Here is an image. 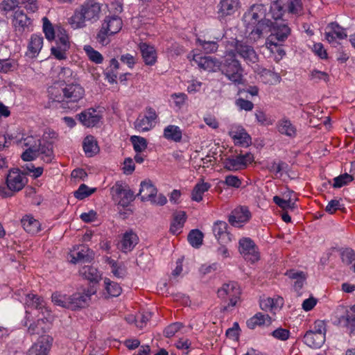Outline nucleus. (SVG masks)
Returning a JSON list of instances; mask_svg holds the SVG:
<instances>
[{"instance_id":"nucleus-38","label":"nucleus","mask_w":355,"mask_h":355,"mask_svg":"<svg viewBox=\"0 0 355 355\" xmlns=\"http://www.w3.org/2000/svg\"><path fill=\"white\" fill-rule=\"evenodd\" d=\"M48 93L50 99H51L53 101L58 102L62 104V103H64V96H62V94H64V87L57 86L56 85H53L48 89ZM61 107H62V105H61Z\"/></svg>"},{"instance_id":"nucleus-34","label":"nucleus","mask_w":355,"mask_h":355,"mask_svg":"<svg viewBox=\"0 0 355 355\" xmlns=\"http://www.w3.org/2000/svg\"><path fill=\"white\" fill-rule=\"evenodd\" d=\"M37 152H40L43 155L42 159L46 163L51 162L53 158V145L51 142H47L46 144H41L40 139H37Z\"/></svg>"},{"instance_id":"nucleus-14","label":"nucleus","mask_w":355,"mask_h":355,"mask_svg":"<svg viewBox=\"0 0 355 355\" xmlns=\"http://www.w3.org/2000/svg\"><path fill=\"white\" fill-rule=\"evenodd\" d=\"M157 189L150 180H145L140 184V189L138 196L140 197L141 200L144 202L150 200L155 202V198L157 195Z\"/></svg>"},{"instance_id":"nucleus-49","label":"nucleus","mask_w":355,"mask_h":355,"mask_svg":"<svg viewBox=\"0 0 355 355\" xmlns=\"http://www.w3.org/2000/svg\"><path fill=\"white\" fill-rule=\"evenodd\" d=\"M232 138L243 146H248L251 143V137L244 129H242L239 132H236L232 136Z\"/></svg>"},{"instance_id":"nucleus-46","label":"nucleus","mask_w":355,"mask_h":355,"mask_svg":"<svg viewBox=\"0 0 355 355\" xmlns=\"http://www.w3.org/2000/svg\"><path fill=\"white\" fill-rule=\"evenodd\" d=\"M197 43L200 46L206 53H212L217 51L218 44L214 41H206L202 39L198 38L196 40Z\"/></svg>"},{"instance_id":"nucleus-6","label":"nucleus","mask_w":355,"mask_h":355,"mask_svg":"<svg viewBox=\"0 0 355 355\" xmlns=\"http://www.w3.org/2000/svg\"><path fill=\"white\" fill-rule=\"evenodd\" d=\"M85 95V89L79 84H66L64 87V103H62V108L75 109L77 103Z\"/></svg>"},{"instance_id":"nucleus-53","label":"nucleus","mask_w":355,"mask_h":355,"mask_svg":"<svg viewBox=\"0 0 355 355\" xmlns=\"http://www.w3.org/2000/svg\"><path fill=\"white\" fill-rule=\"evenodd\" d=\"M135 127L142 131H148L152 128V121L145 116H142L141 119L139 117L135 122Z\"/></svg>"},{"instance_id":"nucleus-8","label":"nucleus","mask_w":355,"mask_h":355,"mask_svg":"<svg viewBox=\"0 0 355 355\" xmlns=\"http://www.w3.org/2000/svg\"><path fill=\"white\" fill-rule=\"evenodd\" d=\"M270 25H272V21L262 19V21L256 22L254 24L245 26V34L248 35L250 40L254 42H257L270 32Z\"/></svg>"},{"instance_id":"nucleus-29","label":"nucleus","mask_w":355,"mask_h":355,"mask_svg":"<svg viewBox=\"0 0 355 355\" xmlns=\"http://www.w3.org/2000/svg\"><path fill=\"white\" fill-rule=\"evenodd\" d=\"M83 147L87 157H92L99 151L97 141L92 135H88L84 139Z\"/></svg>"},{"instance_id":"nucleus-37","label":"nucleus","mask_w":355,"mask_h":355,"mask_svg":"<svg viewBox=\"0 0 355 355\" xmlns=\"http://www.w3.org/2000/svg\"><path fill=\"white\" fill-rule=\"evenodd\" d=\"M87 21L82 10H75L74 14L69 19V23L74 29L80 28L85 26Z\"/></svg>"},{"instance_id":"nucleus-35","label":"nucleus","mask_w":355,"mask_h":355,"mask_svg":"<svg viewBox=\"0 0 355 355\" xmlns=\"http://www.w3.org/2000/svg\"><path fill=\"white\" fill-rule=\"evenodd\" d=\"M224 168L228 171H236L245 167L243 158L239 155L234 157H227L225 159Z\"/></svg>"},{"instance_id":"nucleus-1","label":"nucleus","mask_w":355,"mask_h":355,"mask_svg":"<svg viewBox=\"0 0 355 355\" xmlns=\"http://www.w3.org/2000/svg\"><path fill=\"white\" fill-rule=\"evenodd\" d=\"M218 71L235 85L243 83L244 70L232 50L227 51L225 55L219 60Z\"/></svg>"},{"instance_id":"nucleus-18","label":"nucleus","mask_w":355,"mask_h":355,"mask_svg":"<svg viewBox=\"0 0 355 355\" xmlns=\"http://www.w3.org/2000/svg\"><path fill=\"white\" fill-rule=\"evenodd\" d=\"M139 47L145 64L149 66L154 65L157 58L155 47L146 42L140 43Z\"/></svg>"},{"instance_id":"nucleus-4","label":"nucleus","mask_w":355,"mask_h":355,"mask_svg":"<svg viewBox=\"0 0 355 355\" xmlns=\"http://www.w3.org/2000/svg\"><path fill=\"white\" fill-rule=\"evenodd\" d=\"M270 35L266 41V46L273 52L272 46L276 48L279 42H284L291 33L290 28L283 21H275L270 25Z\"/></svg>"},{"instance_id":"nucleus-26","label":"nucleus","mask_w":355,"mask_h":355,"mask_svg":"<svg viewBox=\"0 0 355 355\" xmlns=\"http://www.w3.org/2000/svg\"><path fill=\"white\" fill-rule=\"evenodd\" d=\"M24 230L31 234H35L40 230V223L31 216H26L21 220Z\"/></svg>"},{"instance_id":"nucleus-60","label":"nucleus","mask_w":355,"mask_h":355,"mask_svg":"<svg viewBox=\"0 0 355 355\" xmlns=\"http://www.w3.org/2000/svg\"><path fill=\"white\" fill-rule=\"evenodd\" d=\"M182 327V324L179 322L173 323L168 325L164 330V334L166 338L173 337Z\"/></svg>"},{"instance_id":"nucleus-27","label":"nucleus","mask_w":355,"mask_h":355,"mask_svg":"<svg viewBox=\"0 0 355 355\" xmlns=\"http://www.w3.org/2000/svg\"><path fill=\"white\" fill-rule=\"evenodd\" d=\"M80 273L88 279L95 287L101 279V275L98 270L92 266H85L80 270Z\"/></svg>"},{"instance_id":"nucleus-7","label":"nucleus","mask_w":355,"mask_h":355,"mask_svg":"<svg viewBox=\"0 0 355 355\" xmlns=\"http://www.w3.org/2000/svg\"><path fill=\"white\" fill-rule=\"evenodd\" d=\"M96 287L90 285L87 289L82 292H77L69 296L70 306L71 310L83 309L89 305L91 296L96 294Z\"/></svg>"},{"instance_id":"nucleus-25","label":"nucleus","mask_w":355,"mask_h":355,"mask_svg":"<svg viewBox=\"0 0 355 355\" xmlns=\"http://www.w3.org/2000/svg\"><path fill=\"white\" fill-rule=\"evenodd\" d=\"M173 221L171 224L170 232L173 234H178L183 227L187 220V214L184 211H176L173 214Z\"/></svg>"},{"instance_id":"nucleus-54","label":"nucleus","mask_w":355,"mask_h":355,"mask_svg":"<svg viewBox=\"0 0 355 355\" xmlns=\"http://www.w3.org/2000/svg\"><path fill=\"white\" fill-rule=\"evenodd\" d=\"M268 170L276 174L281 173L282 172H286L288 170V164L282 161H280L278 163L272 162L268 167Z\"/></svg>"},{"instance_id":"nucleus-30","label":"nucleus","mask_w":355,"mask_h":355,"mask_svg":"<svg viewBox=\"0 0 355 355\" xmlns=\"http://www.w3.org/2000/svg\"><path fill=\"white\" fill-rule=\"evenodd\" d=\"M211 187V184L205 182L203 180L197 183L191 191V200L196 202H200L202 200V196Z\"/></svg>"},{"instance_id":"nucleus-24","label":"nucleus","mask_w":355,"mask_h":355,"mask_svg":"<svg viewBox=\"0 0 355 355\" xmlns=\"http://www.w3.org/2000/svg\"><path fill=\"white\" fill-rule=\"evenodd\" d=\"M339 322L350 329V332H355V305L347 308L339 318Z\"/></svg>"},{"instance_id":"nucleus-48","label":"nucleus","mask_w":355,"mask_h":355,"mask_svg":"<svg viewBox=\"0 0 355 355\" xmlns=\"http://www.w3.org/2000/svg\"><path fill=\"white\" fill-rule=\"evenodd\" d=\"M27 297L28 298V300H27L26 304L28 306H31L36 309H44L46 311H47V309L43 304L42 299H41L40 297L29 294L27 295Z\"/></svg>"},{"instance_id":"nucleus-59","label":"nucleus","mask_w":355,"mask_h":355,"mask_svg":"<svg viewBox=\"0 0 355 355\" xmlns=\"http://www.w3.org/2000/svg\"><path fill=\"white\" fill-rule=\"evenodd\" d=\"M288 12L292 14H300L302 10L301 0H293L288 4Z\"/></svg>"},{"instance_id":"nucleus-61","label":"nucleus","mask_w":355,"mask_h":355,"mask_svg":"<svg viewBox=\"0 0 355 355\" xmlns=\"http://www.w3.org/2000/svg\"><path fill=\"white\" fill-rule=\"evenodd\" d=\"M236 105L240 108V110H243L245 111H250L254 107V104L252 102L242 98L236 99Z\"/></svg>"},{"instance_id":"nucleus-50","label":"nucleus","mask_w":355,"mask_h":355,"mask_svg":"<svg viewBox=\"0 0 355 355\" xmlns=\"http://www.w3.org/2000/svg\"><path fill=\"white\" fill-rule=\"evenodd\" d=\"M354 180L352 175L348 173H344L334 179V183L333 187L334 188H340L349 182H351Z\"/></svg>"},{"instance_id":"nucleus-19","label":"nucleus","mask_w":355,"mask_h":355,"mask_svg":"<svg viewBox=\"0 0 355 355\" xmlns=\"http://www.w3.org/2000/svg\"><path fill=\"white\" fill-rule=\"evenodd\" d=\"M193 60L198 66L208 71H217L219 60L211 56L194 55Z\"/></svg>"},{"instance_id":"nucleus-2","label":"nucleus","mask_w":355,"mask_h":355,"mask_svg":"<svg viewBox=\"0 0 355 355\" xmlns=\"http://www.w3.org/2000/svg\"><path fill=\"white\" fill-rule=\"evenodd\" d=\"M27 179L19 168H12L8 173L5 184L0 185V196L10 198L21 191L26 184Z\"/></svg>"},{"instance_id":"nucleus-13","label":"nucleus","mask_w":355,"mask_h":355,"mask_svg":"<svg viewBox=\"0 0 355 355\" xmlns=\"http://www.w3.org/2000/svg\"><path fill=\"white\" fill-rule=\"evenodd\" d=\"M251 218V213L246 207L234 209L228 217V221L232 226L241 227V223L248 222Z\"/></svg>"},{"instance_id":"nucleus-5","label":"nucleus","mask_w":355,"mask_h":355,"mask_svg":"<svg viewBox=\"0 0 355 355\" xmlns=\"http://www.w3.org/2000/svg\"><path fill=\"white\" fill-rule=\"evenodd\" d=\"M230 46L234 48L233 51L236 55H239L247 64H254L259 61V55L248 41L235 39L230 43Z\"/></svg>"},{"instance_id":"nucleus-16","label":"nucleus","mask_w":355,"mask_h":355,"mask_svg":"<svg viewBox=\"0 0 355 355\" xmlns=\"http://www.w3.org/2000/svg\"><path fill=\"white\" fill-rule=\"evenodd\" d=\"M81 10L87 21H96L100 17L101 10L99 3L94 1H88L82 6Z\"/></svg>"},{"instance_id":"nucleus-36","label":"nucleus","mask_w":355,"mask_h":355,"mask_svg":"<svg viewBox=\"0 0 355 355\" xmlns=\"http://www.w3.org/2000/svg\"><path fill=\"white\" fill-rule=\"evenodd\" d=\"M278 131L286 136L294 137L296 135V129L288 119H282L279 121Z\"/></svg>"},{"instance_id":"nucleus-55","label":"nucleus","mask_w":355,"mask_h":355,"mask_svg":"<svg viewBox=\"0 0 355 355\" xmlns=\"http://www.w3.org/2000/svg\"><path fill=\"white\" fill-rule=\"evenodd\" d=\"M37 150L36 144H35V146H31L21 154V157L22 160L25 162L34 160L36 157L35 153H37Z\"/></svg>"},{"instance_id":"nucleus-58","label":"nucleus","mask_w":355,"mask_h":355,"mask_svg":"<svg viewBox=\"0 0 355 355\" xmlns=\"http://www.w3.org/2000/svg\"><path fill=\"white\" fill-rule=\"evenodd\" d=\"M341 259L344 263L351 264L355 259L354 251L351 248H346L341 252Z\"/></svg>"},{"instance_id":"nucleus-33","label":"nucleus","mask_w":355,"mask_h":355,"mask_svg":"<svg viewBox=\"0 0 355 355\" xmlns=\"http://www.w3.org/2000/svg\"><path fill=\"white\" fill-rule=\"evenodd\" d=\"M268 321V324L271 323V318L269 315L257 313L253 317L247 320V326L249 329H254L257 326H261Z\"/></svg>"},{"instance_id":"nucleus-22","label":"nucleus","mask_w":355,"mask_h":355,"mask_svg":"<svg viewBox=\"0 0 355 355\" xmlns=\"http://www.w3.org/2000/svg\"><path fill=\"white\" fill-rule=\"evenodd\" d=\"M241 293L239 286L236 282H230V283L224 284L223 286L218 290V296L221 299L231 296H240Z\"/></svg>"},{"instance_id":"nucleus-40","label":"nucleus","mask_w":355,"mask_h":355,"mask_svg":"<svg viewBox=\"0 0 355 355\" xmlns=\"http://www.w3.org/2000/svg\"><path fill=\"white\" fill-rule=\"evenodd\" d=\"M187 239L191 246L198 248L202 244L203 234L199 230H192L189 233Z\"/></svg>"},{"instance_id":"nucleus-39","label":"nucleus","mask_w":355,"mask_h":355,"mask_svg":"<svg viewBox=\"0 0 355 355\" xmlns=\"http://www.w3.org/2000/svg\"><path fill=\"white\" fill-rule=\"evenodd\" d=\"M14 24L15 27L24 29L31 24V19L24 12L23 10H17L14 15Z\"/></svg>"},{"instance_id":"nucleus-57","label":"nucleus","mask_w":355,"mask_h":355,"mask_svg":"<svg viewBox=\"0 0 355 355\" xmlns=\"http://www.w3.org/2000/svg\"><path fill=\"white\" fill-rule=\"evenodd\" d=\"M221 183L234 188H239L242 184L241 180L237 176L233 175H227L225 181L221 182Z\"/></svg>"},{"instance_id":"nucleus-45","label":"nucleus","mask_w":355,"mask_h":355,"mask_svg":"<svg viewBox=\"0 0 355 355\" xmlns=\"http://www.w3.org/2000/svg\"><path fill=\"white\" fill-rule=\"evenodd\" d=\"M84 50L89 59L96 64H101L103 60V55L89 45H86Z\"/></svg>"},{"instance_id":"nucleus-56","label":"nucleus","mask_w":355,"mask_h":355,"mask_svg":"<svg viewBox=\"0 0 355 355\" xmlns=\"http://www.w3.org/2000/svg\"><path fill=\"white\" fill-rule=\"evenodd\" d=\"M16 68V62L8 59L0 60V73H8Z\"/></svg>"},{"instance_id":"nucleus-10","label":"nucleus","mask_w":355,"mask_h":355,"mask_svg":"<svg viewBox=\"0 0 355 355\" xmlns=\"http://www.w3.org/2000/svg\"><path fill=\"white\" fill-rule=\"evenodd\" d=\"M113 197H120L119 205L125 207H128L135 200L134 192L128 186L123 187L121 182H116L111 188Z\"/></svg>"},{"instance_id":"nucleus-41","label":"nucleus","mask_w":355,"mask_h":355,"mask_svg":"<svg viewBox=\"0 0 355 355\" xmlns=\"http://www.w3.org/2000/svg\"><path fill=\"white\" fill-rule=\"evenodd\" d=\"M52 302L60 307L71 309L69 296L55 292L51 296Z\"/></svg>"},{"instance_id":"nucleus-31","label":"nucleus","mask_w":355,"mask_h":355,"mask_svg":"<svg viewBox=\"0 0 355 355\" xmlns=\"http://www.w3.org/2000/svg\"><path fill=\"white\" fill-rule=\"evenodd\" d=\"M43 37L40 35H33L28 46V53L31 58H35L42 49Z\"/></svg>"},{"instance_id":"nucleus-42","label":"nucleus","mask_w":355,"mask_h":355,"mask_svg":"<svg viewBox=\"0 0 355 355\" xmlns=\"http://www.w3.org/2000/svg\"><path fill=\"white\" fill-rule=\"evenodd\" d=\"M92 259V254H89V249L84 246L80 251L76 252L73 256L71 261L74 263L79 261L89 263Z\"/></svg>"},{"instance_id":"nucleus-9","label":"nucleus","mask_w":355,"mask_h":355,"mask_svg":"<svg viewBox=\"0 0 355 355\" xmlns=\"http://www.w3.org/2000/svg\"><path fill=\"white\" fill-rule=\"evenodd\" d=\"M239 250L245 260L254 263L259 259V254L254 242L250 238H243L239 241Z\"/></svg>"},{"instance_id":"nucleus-23","label":"nucleus","mask_w":355,"mask_h":355,"mask_svg":"<svg viewBox=\"0 0 355 355\" xmlns=\"http://www.w3.org/2000/svg\"><path fill=\"white\" fill-rule=\"evenodd\" d=\"M51 344L47 339L42 338L28 349L27 355H48Z\"/></svg>"},{"instance_id":"nucleus-43","label":"nucleus","mask_w":355,"mask_h":355,"mask_svg":"<svg viewBox=\"0 0 355 355\" xmlns=\"http://www.w3.org/2000/svg\"><path fill=\"white\" fill-rule=\"evenodd\" d=\"M130 141L133 145V148L137 153L143 152L147 148V140L140 136H132L130 137Z\"/></svg>"},{"instance_id":"nucleus-15","label":"nucleus","mask_w":355,"mask_h":355,"mask_svg":"<svg viewBox=\"0 0 355 355\" xmlns=\"http://www.w3.org/2000/svg\"><path fill=\"white\" fill-rule=\"evenodd\" d=\"M228 225L225 221L214 223L213 232L219 243H228L232 241V235L227 231Z\"/></svg>"},{"instance_id":"nucleus-28","label":"nucleus","mask_w":355,"mask_h":355,"mask_svg":"<svg viewBox=\"0 0 355 355\" xmlns=\"http://www.w3.org/2000/svg\"><path fill=\"white\" fill-rule=\"evenodd\" d=\"M138 240L139 239L137 235L132 230L125 232L121 241V250L123 252L131 251L137 244Z\"/></svg>"},{"instance_id":"nucleus-32","label":"nucleus","mask_w":355,"mask_h":355,"mask_svg":"<svg viewBox=\"0 0 355 355\" xmlns=\"http://www.w3.org/2000/svg\"><path fill=\"white\" fill-rule=\"evenodd\" d=\"M164 137L168 140L180 142L182 140V132L178 126L169 125L164 130Z\"/></svg>"},{"instance_id":"nucleus-62","label":"nucleus","mask_w":355,"mask_h":355,"mask_svg":"<svg viewBox=\"0 0 355 355\" xmlns=\"http://www.w3.org/2000/svg\"><path fill=\"white\" fill-rule=\"evenodd\" d=\"M290 331L288 329L278 328L272 332V336L281 340H286L289 338Z\"/></svg>"},{"instance_id":"nucleus-51","label":"nucleus","mask_w":355,"mask_h":355,"mask_svg":"<svg viewBox=\"0 0 355 355\" xmlns=\"http://www.w3.org/2000/svg\"><path fill=\"white\" fill-rule=\"evenodd\" d=\"M43 20V31L46 38L51 41L55 38V31L49 20L46 17H44Z\"/></svg>"},{"instance_id":"nucleus-21","label":"nucleus","mask_w":355,"mask_h":355,"mask_svg":"<svg viewBox=\"0 0 355 355\" xmlns=\"http://www.w3.org/2000/svg\"><path fill=\"white\" fill-rule=\"evenodd\" d=\"M305 345L313 349H319L325 342V336L307 331L303 338Z\"/></svg>"},{"instance_id":"nucleus-17","label":"nucleus","mask_w":355,"mask_h":355,"mask_svg":"<svg viewBox=\"0 0 355 355\" xmlns=\"http://www.w3.org/2000/svg\"><path fill=\"white\" fill-rule=\"evenodd\" d=\"M96 109L89 108L79 114L78 119L86 127H94L99 122L101 116L96 114Z\"/></svg>"},{"instance_id":"nucleus-20","label":"nucleus","mask_w":355,"mask_h":355,"mask_svg":"<svg viewBox=\"0 0 355 355\" xmlns=\"http://www.w3.org/2000/svg\"><path fill=\"white\" fill-rule=\"evenodd\" d=\"M327 28L329 29V32H326L324 35L326 40L329 42H332L335 40L336 38L343 40L347 37V33H345V29L341 27L336 22L330 23Z\"/></svg>"},{"instance_id":"nucleus-64","label":"nucleus","mask_w":355,"mask_h":355,"mask_svg":"<svg viewBox=\"0 0 355 355\" xmlns=\"http://www.w3.org/2000/svg\"><path fill=\"white\" fill-rule=\"evenodd\" d=\"M309 331L325 336L327 332L326 323L324 320H316L314 322L313 329H310Z\"/></svg>"},{"instance_id":"nucleus-63","label":"nucleus","mask_w":355,"mask_h":355,"mask_svg":"<svg viewBox=\"0 0 355 355\" xmlns=\"http://www.w3.org/2000/svg\"><path fill=\"white\" fill-rule=\"evenodd\" d=\"M67 50H64L62 46H52L51 49V54L58 60H64L66 59V52Z\"/></svg>"},{"instance_id":"nucleus-3","label":"nucleus","mask_w":355,"mask_h":355,"mask_svg":"<svg viewBox=\"0 0 355 355\" xmlns=\"http://www.w3.org/2000/svg\"><path fill=\"white\" fill-rule=\"evenodd\" d=\"M122 20L118 16L106 17L102 24L101 28L97 33V41L103 44H107V37L117 33L122 28Z\"/></svg>"},{"instance_id":"nucleus-52","label":"nucleus","mask_w":355,"mask_h":355,"mask_svg":"<svg viewBox=\"0 0 355 355\" xmlns=\"http://www.w3.org/2000/svg\"><path fill=\"white\" fill-rule=\"evenodd\" d=\"M310 80H313L315 83H319L321 80L328 83L329 81V75L327 72L313 69L311 72Z\"/></svg>"},{"instance_id":"nucleus-12","label":"nucleus","mask_w":355,"mask_h":355,"mask_svg":"<svg viewBox=\"0 0 355 355\" xmlns=\"http://www.w3.org/2000/svg\"><path fill=\"white\" fill-rule=\"evenodd\" d=\"M262 19H267L266 18V9H264L263 4L253 5L250 10L243 16L245 26L254 24V23L259 22Z\"/></svg>"},{"instance_id":"nucleus-47","label":"nucleus","mask_w":355,"mask_h":355,"mask_svg":"<svg viewBox=\"0 0 355 355\" xmlns=\"http://www.w3.org/2000/svg\"><path fill=\"white\" fill-rule=\"evenodd\" d=\"M96 191V189H90L86 184L80 185L77 191L74 192V196L78 200H83Z\"/></svg>"},{"instance_id":"nucleus-44","label":"nucleus","mask_w":355,"mask_h":355,"mask_svg":"<svg viewBox=\"0 0 355 355\" xmlns=\"http://www.w3.org/2000/svg\"><path fill=\"white\" fill-rule=\"evenodd\" d=\"M104 283L105 289L110 296L117 297L121 293L122 289L118 283L112 282L107 278L105 279Z\"/></svg>"},{"instance_id":"nucleus-11","label":"nucleus","mask_w":355,"mask_h":355,"mask_svg":"<svg viewBox=\"0 0 355 355\" xmlns=\"http://www.w3.org/2000/svg\"><path fill=\"white\" fill-rule=\"evenodd\" d=\"M218 17L220 20L233 15L239 8V0H220L217 6Z\"/></svg>"}]
</instances>
